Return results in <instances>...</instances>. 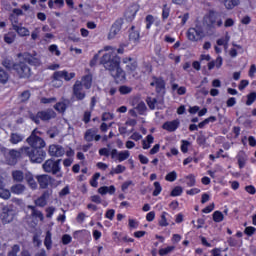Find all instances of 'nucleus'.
I'll return each instance as SVG.
<instances>
[{
	"instance_id": "f257e3e1",
	"label": "nucleus",
	"mask_w": 256,
	"mask_h": 256,
	"mask_svg": "<svg viewBox=\"0 0 256 256\" xmlns=\"http://www.w3.org/2000/svg\"><path fill=\"white\" fill-rule=\"evenodd\" d=\"M101 65L109 71L116 83L125 81V71L121 68V58L113 53H106L100 60Z\"/></svg>"
},
{
	"instance_id": "f03ea898",
	"label": "nucleus",
	"mask_w": 256,
	"mask_h": 256,
	"mask_svg": "<svg viewBox=\"0 0 256 256\" xmlns=\"http://www.w3.org/2000/svg\"><path fill=\"white\" fill-rule=\"evenodd\" d=\"M93 86V75L87 74L81 80H77L72 87V96L76 101H83L87 92Z\"/></svg>"
},
{
	"instance_id": "7ed1b4c3",
	"label": "nucleus",
	"mask_w": 256,
	"mask_h": 256,
	"mask_svg": "<svg viewBox=\"0 0 256 256\" xmlns=\"http://www.w3.org/2000/svg\"><path fill=\"white\" fill-rule=\"evenodd\" d=\"M5 159L7 161L8 165H17L18 159H21V157H25L26 153H29V149L27 146H23L20 149H5Z\"/></svg>"
},
{
	"instance_id": "20e7f679",
	"label": "nucleus",
	"mask_w": 256,
	"mask_h": 256,
	"mask_svg": "<svg viewBox=\"0 0 256 256\" xmlns=\"http://www.w3.org/2000/svg\"><path fill=\"white\" fill-rule=\"evenodd\" d=\"M42 169L45 171V173H51L52 175H55L57 179H61L63 177V171H61V159L46 160L42 165Z\"/></svg>"
},
{
	"instance_id": "39448f33",
	"label": "nucleus",
	"mask_w": 256,
	"mask_h": 256,
	"mask_svg": "<svg viewBox=\"0 0 256 256\" xmlns=\"http://www.w3.org/2000/svg\"><path fill=\"white\" fill-rule=\"evenodd\" d=\"M57 117V113L54 112L53 109L49 108L46 110H42L37 112L36 115H30V119L36 123V125H40L41 121L48 122L51 121V119H55Z\"/></svg>"
},
{
	"instance_id": "423d86ee",
	"label": "nucleus",
	"mask_w": 256,
	"mask_h": 256,
	"mask_svg": "<svg viewBox=\"0 0 256 256\" xmlns=\"http://www.w3.org/2000/svg\"><path fill=\"white\" fill-rule=\"evenodd\" d=\"M203 24L207 29H217V27L223 26V20L217 12L210 11L208 15L204 16Z\"/></svg>"
},
{
	"instance_id": "0eeeda50",
	"label": "nucleus",
	"mask_w": 256,
	"mask_h": 256,
	"mask_svg": "<svg viewBox=\"0 0 256 256\" xmlns=\"http://www.w3.org/2000/svg\"><path fill=\"white\" fill-rule=\"evenodd\" d=\"M39 135H41V132L34 129L31 135L26 139V143H28L32 149H43V147H45V140Z\"/></svg>"
},
{
	"instance_id": "6e6552de",
	"label": "nucleus",
	"mask_w": 256,
	"mask_h": 256,
	"mask_svg": "<svg viewBox=\"0 0 256 256\" xmlns=\"http://www.w3.org/2000/svg\"><path fill=\"white\" fill-rule=\"evenodd\" d=\"M187 38L193 43L203 41L205 38V30H203V26L196 24L195 27L189 28L187 31Z\"/></svg>"
},
{
	"instance_id": "1a4fd4ad",
	"label": "nucleus",
	"mask_w": 256,
	"mask_h": 256,
	"mask_svg": "<svg viewBox=\"0 0 256 256\" xmlns=\"http://www.w3.org/2000/svg\"><path fill=\"white\" fill-rule=\"evenodd\" d=\"M28 153H26L25 157H29L32 163H43L45 161V157H47V153L42 149H35L27 146Z\"/></svg>"
},
{
	"instance_id": "9d476101",
	"label": "nucleus",
	"mask_w": 256,
	"mask_h": 256,
	"mask_svg": "<svg viewBox=\"0 0 256 256\" xmlns=\"http://www.w3.org/2000/svg\"><path fill=\"white\" fill-rule=\"evenodd\" d=\"M15 215H16L15 210L9 207H4L0 214V221H2L3 225L13 223V219H15Z\"/></svg>"
},
{
	"instance_id": "9b49d317",
	"label": "nucleus",
	"mask_w": 256,
	"mask_h": 256,
	"mask_svg": "<svg viewBox=\"0 0 256 256\" xmlns=\"http://www.w3.org/2000/svg\"><path fill=\"white\" fill-rule=\"evenodd\" d=\"M36 179L38 181L40 189H47V187H49V184L53 185V183H55L54 178L47 174L38 175Z\"/></svg>"
},
{
	"instance_id": "f8f14e48",
	"label": "nucleus",
	"mask_w": 256,
	"mask_h": 256,
	"mask_svg": "<svg viewBox=\"0 0 256 256\" xmlns=\"http://www.w3.org/2000/svg\"><path fill=\"white\" fill-rule=\"evenodd\" d=\"M14 70L17 71L19 77H31V68L25 62L16 64Z\"/></svg>"
},
{
	"instance_id": "ddd939ff",
	"label": "nucleus",
	"mask_w": 256,
	"mask_h": 256,
	"mask_svg": "<svg viewBox=\"0 0 256 256\" xmlns=\"http://www.w3.org/2000/svg\"><path fill=\"white\" fill-rule=\"evenodd\" d=\"M122 27H123V19L116 20L110 28V32L108 34V39H115V37H117V35H119Z\"/></svg>"
},
{
	"instance_id": "4468645a",
	"label": "nucleus",
	"mask_w": 256,
	"mask_h": 256,
	"mask_svg": "<svg viewBox=\"0 0 256 256\" xmlns=\"http://www.w3.org/2000/svg\"><path fill=\"white\" fill-rule=\"evenodd\" d=\"M48 153L51 157H63L65 155V148L61 145H50Z\"/></svg>"
},
{
	"instance_id": "2eb2a0df",
	"label": "nucleus",
	"mask_w": 256,
	"mask_h": 256,
	"mask_svg": "<svg viewBox=\"0 0 256 256\" xmlns=\"http://www.w3.org/2000/svg\"><path fill=\"white\" fill-rule=\"evenodd\" d=\"M22 57L26 63H29V65H41V61L39 58H37V55L35 54L34 56L29 54V52H25L22 54Z\"/></svg>"
},
{
	"instance_id": "dca6fc26",
	"label": "nucleus",
	"mask_w": 256,
	"mask_h": 256,
	"mask_svg": "<svg viewBox=\"0 0 256 256\" xmlns=\"http://www.w3.org/2000/svg\"><path fill=\"white\" fill-rule=\"evenodd\" d=\"M10 191L11 193H13V195H23V193L27 191V186H25V184L17 182L10 187Z\"/></svg>"
},
{
	"instance_id": "f3484780",
	"label": "nucleus",
	"mask_w": 256,
	"mask_h": 256,
	"mask_svg": "<svg viewBox=\"0 0 256 256\" xmlns=\"http://www.w3.org/2000/svg\"><path fill=\"white\" fill-rule=\"evenodd\" d=\"M151 87H156L157 93H161L165 89V80L162 78L154 77L150 83Z\"/></svg>"
},
{
	"instance_id": "a211bd4d",
	"label": "nucleus",
	"mask_w": 256,
	"mask_h": 256,
	"mask_svg": "<svg viewBox=\"0 0 256 256\" xmlns=\"http://www.w3.org/2000/svg\"><path fill=\"white\" fill-rule=\"evenodd\" d=\"M28 209L31 210V217H33V219H39L40 221H45V216L43 215V212L37 209L36 206L28 205Z\"/></svg>"
},
{
	"instance_id": "6ab92c4d",
	"label": "nucleus",
	"mask_w": 256,
	"mask_h": 256,
	"mask_svg": "<svg viewBox=\"0 0 256 256\" xmlns=\"http://www.w3.org/2000/svg\"><path fill=\"white\" fill-rule=\"evenodd\" d=\"M162 127L166 131L173 133V131H177V129L179 128V120L165 122Z\"/></svg>"
},
{
	"instance_id": "aec40b11",
	"label": "nucleus",
	"mask_w": 256,
	"mask_h": 256,
	"mask_svg": "<svg viewBox=\"0 0 256 256\" xmlns=\"http://www.w3.org/2000/svg\"><path fill=\"white\" fill-rule=\"evenodd\" d=\"M11 175L14 183H23L25 181V174L21 170H13Z\"/></svg>"
},
{
	"instance_id": "412c9836",
	"label": "nucleus",
	"mask_w": 256,
	"mask_h": 256,
	"mask_svg": "<svg viewBox=\"0 0 256 256\" xmlns=\"http://www.w3.org/2000/svg\"><path fill=\"white\" fill-rule=\"evenodd\" d=\"M25 139V136H23L20 133L14 132L10 134L9 141L12 145H18V143H21Z\"/></svg>"
},
{
	"instance_id": "4be33fe9",
	"label": "nucleus",
	"mask_w": 256,
	"mask_h": 256,
	"mask_svg": "<svg viewBox=\"0 0 256 256\" xmlns=\"http://www.w3.org/2000/svg\"><path fill=\"white\" fill-rule=\"evenodd\" d=\"M44 246L46 247L47 251H51L53 249V239H52V234L51 231L46 232V236L44 239Z\"/></svg>"
},
{
	"instance_id": "5701e85b",
	"label": "nucleus",
	"mask_w": 256,
	"mask_h": 256,
	"mask_svg": "<svg viewBox=\"0 0 256 256\" xmlns=\"http://www.w3.org/2000/svg\"><path fill=\"white\" fill-rule=\"evenodd\" d=\"M25 180L30 188H32L34 191L37 189V182L35 181V178L33 177V174L26 173L25 174Z\"/></svg>"
},
{
	"instance_id": "b1692460",
	"label": "nucleus",
	"mask_w": 256,
	"mask_h": 256,
	"mask_svg": "<svg viewBox=\"0 0 256 256\" xmlns=\"http://www.w3.org/2000/svg\"><path fill=\"white\" fill-rule=\"evenodd\" d=\"M14 31L20 35V37H29V29L23 26L13 25Z\"/></svg>"
},
{
	"instance_id": "393cba45",
	"label": "nucleus",
	"mask_w": 256,
	"mask_h": 256,
	"mask_svg": "<svg viewBox=\"0 0 256 256\" xmlns=\"http://www.w3.org/2000/svg\"><path fill=\"white\" fill-rule=\"evenodd\" d=\"M98 193L100 195H107V193H109V195H113L115 193V186H102L98 189Z\"/></svg>"
},
{
	"instance_id": "a878e982",
	"label": "nucleus",
	"mask_w": 256,
	"mask_h": 256,
	"mask_svg": "<svg viewBox=\"0 0 256 256\" xmlns=\"http://www.w3.org/2000/svg\"><path fill=\"white\" fill-rule=\"evenodd\" d=\"M95 135H97V130H95V129H88L85 132V134H84V139L88 143H91V141H93V139H95Z\"/></svg>"
},
{
	"instance_id": "bb28decb",
	"label": "nucleus",
	"mask_w": 256,
	"mask_h": 256,
	"mask_svg": "<svg viewBox=\"0 0 256 256\" xmlns=\"http://www.w3.org/2000/svg\"><path fill=\"white\" fill-rule=\"evenodd\" d=\"M226 9H235L239 5V0H220Z\"/></svg>"
},
{
	"instance_id": "cd10ccee",
	"label": "nucleus",
	"mask_w": 256,
	"mask_h": 256,
	"mask_svg": "<svg viewBox=\"0 0 256 256\" xmlns=\"http://www.w3.org/2000/svg\"><path fill=\"white\" fill-rule=\"evenodd\" d=\"M129 39L133 43H137V41H139V31L135 30V26L131 27Z\"/></svg>"
},
{
	"instance_id": "c85d7f7f",
	"label": "nucleus",
	"mask_w": 256,
	"mask_h": 256,
	"mask_svg": "<svg viewBox=\"0 0 256 256\" xmlns=\"http://www.w3.org/2000/svg\"><path fill=\"white\" fill-rule=\"evenodd\" d=\"M0 198L5 200L11 199V191L5 189L4 186L0 187Z\"/></svg>"
},
{
	"instance_id": "c756f323",
	"label": "nucleus",
	"mask_w": 256,
	"mask_h": 256,
	"mask_svg": "<svg viewBox=\"0 0 256 256\" xmlns=\"http://www.w3.org/2000/svg\"><path fill=\"white\" fill-rule=\"evenodd\" d=\"M139 115H145V112L147 111V105H145V102H139L136 107H134Z\"/></svg>"
},
{
	"instance_id": "7c9ffc66",
	"label": "nucleus",
	"mask_w": 256,
	"mask_h": 256,
	"mask_svg": "<svg viewBox=\"0 0 256 256\" xmlns=\"http://www.w3.org/2000/svg\"><path fill=\"white\" fill-rule=\"evenodd\" d=\"M54 109L58 111V113H65L67 110V104H65V102H58L54 105Z\"/></svg>"
},
{
	"instance_id": "2f4dec72",
	"label": "nucleus",
	"mask_w": 256,
	"mask_h": 256,
	"mask_svg": "<svg viewBox=\"0 0 256 256\" xmlns=\"http://www.w3.org/2000/svg\"><path fill=\"white\" fill-rule=\"evenodd\" d=\"M16 35L13 32H9L4 35V41L8 45H11V43H14Z\"/></svg>"
},
{
	"instance_id": "473e14b6",
	"label": "nucleus",
	"mask_w": 256,
	"mask_h": 256,
	"mask_svg": "<svg viewBox=\"0 0 256 256\" xmlns=\"http://www.w3.org/2000/svg\"><path fill=\"white\" fill-rule=\"evenodd\" d=\"M130 153L128 150L120 151L118 152V161L121 163L123 161H126V159H129Z\"/></svg>"
},
{
	"instance_id": "72a5a7b5",
	"label": "nucleus",
	"mask_w": 256,
	"mask_h": 256,
	"mask_svg": "<svg viewBox=\"0 0 256 256\" xmlns=\"http://www.w3.org/2000/svg\"><path fill=\"white\" fill-rule=\"evenodd\" d=\"M19 251H21V246H19V244H15V245H13L11 247V249L9 250L7 256H17Z\"/></svg>"
},
{
	"instance_id": "f704fd0d",
	"label": "nucleus",
	"mask_w": 256,
	"mask_h": 256,
	"mask_svg": "<svg viewBox=\"0 0 256 256\" xmlns=\"http://www.w3.org/2000/svg\"><path fill=\"white\" fill-rule=\"evenodd\" d=\"M65 71L66 70L54 72V74L52 75V79H54V82L55 81H61V79H64L65 78Z\"/></svg>"
},
{
	"instance_id": "c9c22d12",
	"label": "nucleus",
	"mask_w": 256,
	"mask_h": 256,
	"mask_svg": "<svg viewBox=\"0 0 256 256\" xmlns=\"http://www.w3.org/2000/svg\"><path fill=\"white\" fill-rule=\"evenodd\" d=\"M223 219H225V217L223 216V213L221 211H215L213 213V221H215V223H221Z\"/></svg>"
},
{
	"instance_id": "e433bc0d",
	"label": "nucleus",
	"mask_w": 256,
	"mask_h": 256,
	"mask_svg": "<svg viewBox=\"0 0 256 256\" xmlns=\"http://www.w3.org/2000/svg\"><path fill=\"white\" fill-rule=\"evenodd\" d=\"M2 65H3V67H5L6 69L11 70V69H15V66H16L17 64L13 63L12 60L5 59V60L2 62Z\"/></svg>"
},
{
	"instance_id": "4c0bfd02",
	"label": "nucleus",
	"mask_w": 256,
	"mask_h": 256,
	"mask_svg": "<svg viewBox=\"0 0 256 256\" xmlns=\"http://www.w3.org/2000/svg\"><path fill=\"white\" fill-rule=\"evenodd\" d=\"M255 101H256V92H251L250 94L247 95L246 105L248 106L253 105Z\"/></svg>"
},
{
	"instance_id": "58836bf2",
	"label": "nucleus",
	"mask_w": 256,
	"mask_h": 256,
	"mask_svg": "<svg viewBox=\"0 0 256 256\" xmlns=\"http://www.w3.org/2000/svg\"><path fill=\"white\" fill-rule=\"evenodd\" d=\"M145 22H146V29H151V25L155 23V18L153 17V15H147L145 18Z\"/></svg>"
},
{
	"instance_id": "ea45409f",
	"label": "nucleus",
	"mask_w": 256,
	"mask_h": 256,
	"mask_svg": "<svg viewBox=\"0 0 256 256\" xmlns=\"http://www.w3.org/2000/svg\"><path fill=\"white\" fill-rule=\"evenodd\" d=\"M166 215H167V212H162L161 218L159 220L160 227H167V225H169V223L167 222Z\"/></svg>"
},
{
	"instance_id": "a19ab883",
	"label": "nucleus",
	"mask_w": 256,
	"mask_h": 256,
	"mask_svg": "<svg viewBox=\"0 0 256 256\" xmlns=\"http://www.w3.org/2000/svg\"><path fill=\"white\" fill-rule=\"evenodd\" d=\"M9 80V74L3 70V68L0 67V83H5Z\"/></svg>"
},
{
	"instance_id": "79ce46f5",
	"label": "nucleus",
	"mask_w": 256,
	"mask_h": 256,
	"mask_svg": "<svg viewBox=\"0 0 256 256\" xmlns=\"http://www.w3.org/2000/svg\"><path fill=\"white\" fill-rule=\"evenodd\" d=\"M132 91L133 88L129 86H120L119 88V92L121 93V95H129V93H131Z\"/></svg>"
},
{
	"instance_id": "37998d69",
	"label": "nucleus",
	"mask_w": 256,
	"mask_h": 256,
	"mask_svg": "<svg viewBox=\"0 0 256 256\" xmlns=\"http://www.w3.org/2000/svg\"><path fill=\"white\" fill-rule=\"evenodd\" d=\"M186 184L188 187H195V176L193 174L186 176Z\"/></svg>"
},
{
	"instance_id": "c03bdc74",
	"label": "nucleus",
	"mask_w": 256,
	"mask_h": 256,
	"mask_svg": "<svg viewBox=\"0 0 256 256\" xmlns=\"http://www.w3.org/2000/svg\"><path fill=\"white\" fill-rule=\"evenodd\" d=\"M154 191H153V196L157 197L161 191H163V188L161 187V184L159 182H154Z\"/></svg>"
},
{
	"instance_id": "a18cd8bd",
	"label": "nucleus",
	"mask_w": 256,
	"mask_h": 256,
	"mask_svg": "<svg viewBox=\"0 0 256 256\" xmlns=\"http://www.w3.org/2000/svg\"><path fill=\"white\" fill-rule=\"evenodd\" d=\"M166 181H170L171 183H173V181L177 180V172L172 171L170 173H168L165 177Z\"/></svg>"
},
{
	"instance_id": "49530a36",
	"label": "nucleus",
	"mask_w": 256,
	"mask_h": 256,
	"mask_svg": "<svg viewBox=\"0 0 256 256\" xmlns=\"http://www.w3.org/2000/svg\"><path fill=\"white\" fill-rule=\"evenodd\" d=\"M181 193H183V188H181V186H176L171 192V197H179Z\"/></svg>"
},
{
	"instance_id": "de8ad7c7",
	"label": "nucleus",
	"mask_w": 256,
	"mask_h": 256,
	"mask_svg": "<svg viewBox=\"0 0 256 256\" xmlns=\"http://www.w3.org/2000/svg\"><path fill=\"white\" fill-rule=\"evenodd\" d=\"M147 105L149 107V109H155V105H157V99L156 98H147Z\"/></svg>"
},
{
	"instance_id": "09e8293b",
	"label": "nucleus",
	"mask_w": 256,
	"mask_h": 256,
	"mask_svg": "<svg viewBox=\"0 0 256 256\" xmlns=\"http://www.w3.org/2000/svg\"><path fill=\"white\" fill-rule=\"evenodd\" d=\"M169 13H170V9L169 6H167V4L163 5V10H162V19H169Z\"/></svg>"
},
{
	"instance_id": "8fccbe9b",
	"label": "nucleus",
	"mask_w": 256,
	"mask_h": 256,
	"mask_svg": "<svg viewBox=\"0 0 256 256\" xmlns=\"http://www.w3.org/2000/svg\"><path fill=\"white\" fill-rule=\"evenodd\" d=\"M99 177H101V173L97 172L93 175L92 179L90 180V185L92 187H97L98 183H97V179H99Z\"/></svg>"
},
{
	"instance_id": "3c124183",
	"label": "nucleus",
	"mask_w": 256,
	"mask_h": 256,
	"mask_svg": "<svg viewBox=\"0 0 256 256\" xmlns=\"http://www.w3.org/2000/svg\"><path fill=\"white\" fill-rule=\"evenodd\" d=\"M175 249L174 246H169L167 248H162L159 250V255L164 256L167 255L168 253H171Z\"/></svg>"
},
{
	"instance_id": "603ef678",
	"label": "nucleus",
	"mask_w": 256,
	"mask_h": 256,
	"mask_svg": "<svg viewBox=\"0 0 256 256\" xmlns=\"http://www.w3.org/2000/svg\"><path fill=\"white\" fill-rule=\"evenodd\" d=\"M127 71H135L137 69V61L133 60L126 65Z\"/></svg>"
},
{
	"instance_id": "864d4df0",
	"label": "nucleus",
	"mask_w": 256,
	"mask_h": 256,
	"mask_svg": "<svg viewBox=\"0 0 256 256\" xmlns=\"http://www.w3.org/2000/svg\"><path fill=\"white\" fill-rule=\"evenodd\" d=\"M36 207H45L47 205V201L44 200L41 196L34 201Z\"/></svg>"
},
{
	"instance_id": "5fc2aeb1",
	"label": "nucleus",
	"mask_w": 256,
	"mask_h": 256,
	"mask_svg": "<svg viewBox=\"0 0 256 256\" xmlns=\"http://www.w3.org/2000/svg\"><path fill=\"white\" fill-rule=\"evenodd\" d=\"M31 97V92H29V91H24V92H22L21 93V95H20V100L22 101V102H25V101H29V98Z\"/></svg>"
},
{
	"instance_id": "6e6d98bb",
	"label": "nucleus",
	"mask_w": 256,
	"mask_h": 256,
	"mask_svg": "<svg viewBox=\"0 0 256 256\" xmlns=\"http://www.w3.org/2000/svg\"><path fill=\"white\" fill-rule=\"evenodd\" d=\"M49 51H50V53H54L57 57H59V55H61V51H59V48L55 44H52L49 47Z\"/></svg>"
},
{
	"instance_id": "4d7b16f0",
	"label": "nucleus",
	"mask_w": 256,
	"mask_h": 256,
	"mask_svg": "<svg viewBox=\"0 0 256 256\" xmlns=\"http://www.w3.org/2000/svg\"><path fill=\"white\" fill-rule=\"evenodd\" d=\"M56 101H57V98H55V97H52V98L43 97L40 100V102L43 103L44 105H47L49 103H55Z\"/></svg>"
},
{
	"instance_id": "13d9d810",
	"label": "nucleus",
	"mask_w": 256,
	"mask_h": 256,
	"mask_svg": "<svg viewBox=\"0 0 256 256\" xmlns=\"http://www.w3.org/2000/svg\"><path fill=\"white\" fill-rule=\"evenodd\" d=\"M115 115H113L112 113L109 112H105L102 114V121H111L112 119H114Z\"/></svg>"
},
{
	"instance_id": "bf43d9fd",
	"label": "nucleus",
	"mask_w": 256,
	"mask_h": 256,
	"mask_svg": "<svg viewBox=\"0 0 256 256\" xmlns=\"http://www.w3.org/2000/svg\"><path fill=\"white\" fill-rule=\"evenodd\" d=\"M256 229L253 226L246 227L244 230L245 235H248V237H251L255 233Z\"/></svg>"
},
{
	"instance_id": "052dcab7",
	"label": "nucleus",
	"mask_w": 256,
	"mask_h": 256,
	"mask_svg": "<svg viewBox=\"0 0 256 256\" xmlns=\"http://www.w3.org/2000/svg\"><path fill=\"white\" fill-rule=\"evenodd\" d=\"M203 132H200V135L197 138L198 145H205L207 143V138H205V135L202 134Z\"/></svg>"
},
{
	"instance_id": "680f3d73",
	"label": "nucleus",
	"mask_w": 256,
	"mask_h": 256,
	"mask_svg": "<svg viewBox=\"0 0 256 256\" xmlns=\"http://www.w3.org/2000/svg\"><path fill=\"white\" fill-rule=\"evenodd\" d=\"M53 213H55V207L50 206V207L46 208V217L48 219H51V217H53Z\"/></svg>"
},
{
	"instance_id": "e2e57ef3",
	"label": "nucleus",
	"mask_w": 256,
	"mask_h": 256,
	"mask_svg": "<svg viewBox=\"0 0 256 256\" xmlns=\"http://www.w3.org/2000/svg\"><path fill=\"white\" fill-rule=\"evenodd\" d=\"M181 151L182 153H187V151H189V141L187 140L182 141Z\"/></svg>"
},
{
	"instance_id": "0e129e2a",
	"label": "nucleus",
	"mask_w": 256,
	"mask_h": 256,
	"mask_svg": "<svg viewBox=\"0 0 256 256\" xmlns=\"http://www.w3.org/2000/svg\"><path fill=\"white\" fill-rule=\"evenodd\" d=\"M64 79L66 81H71V79H75V72H67V70L64 72Z\"/></svg>"
},
{
	"instance_id": "69168bd1",
	"label": "nucleus",
	"mask_w": 256,
	"mask_h": 256,
	"mask_svg": "<svg viewBox=\"0 0 256 256\" xmlns=\"http://www.w3.org/2000/svg\"><path fill=\"white\" fill-rule=\"evenodd\" d=\"M110 154L111 151H109V148H101L99 150V155H101L102 157H109Z\"/></svg>"
},
{
	"instance_id": "338daca9",
	"label": "nucleus",
	"mask_w": 256,
	"mask_h": 256,
	"mask_svg": "<svg viewBox=\"0 0 256 256\" xmlns=\"http://www.w3.org/2000/svg\"><path fill=\"white\" fill-rule=\"evenodd\" d=\"M71 235L65 234L62 236V243L63 245H69L71 243Z\"/></svg>"
},
{
	"instance_id": "774afa93",
	"label": "nucleus",
	"mask_w": 256,
	"mask_h": 256,
	"mask_svg": "<svg viewBox=\"0 0 256 256\" xmlns=\"http://www.w3.org/2000/svg\"><path fill=\"white\" fill-rule=\"evenodd\" d=\"M69 193H71L69 186H66L59 192V197H65L66 195H69Z\"/></svg>"
}]
</instances>
